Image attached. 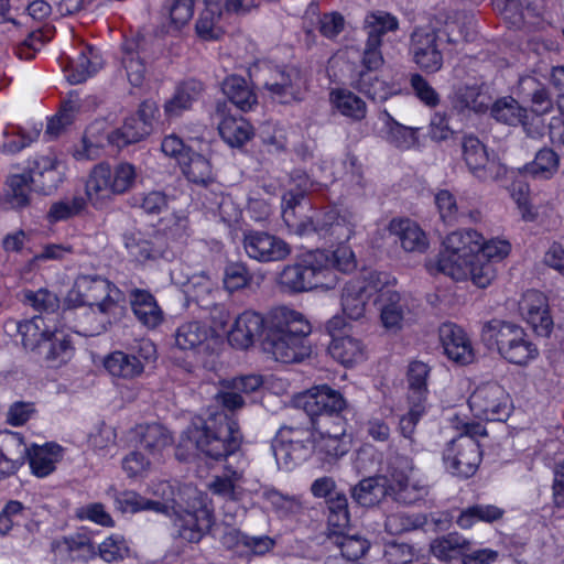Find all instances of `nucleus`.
<instances>
[{
  "label": "nucleus",
  "mask_w": 564,
  "mask_h": 564,
  "mask_svg": "<svg viewBox=\"0 0 564 564\" xmlns=\"http://www.w3.org/2000/svg\"><path fill=\"white\" fill-rule=\"evenodd\" d=\"M242 433L232 414L225 411L210 413L206 419L195 417L181 436L176 457L186 460L183 449H197L205 457L221 460L241 446Z\"/></svg>",
  "instance_id": "nucleus-1"
},
{
  "label": "nucleus",
  "mask_w": 564,
  "mask_h": 564,
  "mask_svg": "<svg viewBox=\"0 0 564 564\" xmlns=\"http://www.w3.org/2000/svg\"><path fill=\"white\" fill-rule=\"evenodd\" d=\"M311 330L303 313L288 306L274 307L265 317L262 350L280 362H300L308 355L304 340Z\"/></svg>",
  "instance_id": "nucleus-2"
},
{
  "label": "nucleus",
  "mask_w": 564,
  "mask_h": 564,
  "mask_svg": "<svg viewBox=\"0 0 564 564\" xmlns=\"http://www.w3.org/2000/svg\"><path fill=\"white\" fill-rule=\"evenodd\" d=\"M338 276L332 269L328 252L316 249L305 252L283 267L278 273L276 285L288 295H297L315 289L330 290L337 285Z\"/></svg>",
  "instance_id": "nucleus-3"
},
{
  "label": "nucleus",
  "mask_w": 564,
  "mask_h": 564,
  "mask_svg": "<svg viewBox=\"0 0 564 564\" xmlns=\"http://www.w3.org/2000/svg\"><path fill=\"white\" fill-rule=\"evenodd\" d=\"M469 41L456 22L446 23L444 30L430 26L416 28L411 34L410 51L415 64L426 73H436L443 66L444 44L458 45Z\"/></svg>",
  "instance_id": "nucleus-4"
},
{
  "label": "nucleus",
  "mask_w": 564,
  "mask_h": 564,
  "mask_svg": "<svg viewBox=\"0 0 564 564\" xmlns=\"http://www.w3.org/2000/svg\"><path fill=\"white\" fill-rule=\"evenodd\" d=\"M294 403L310 417L314 429L325 430V425H335V433L341 432L347 424L343 412L348 402L339 390L328 384H318L297 394Z\"/></svg>",
  "instance_id": "nucleus-5"
},
{
  "label": "nucleus",
  "mask_w": 564,
  "mask_h": 564,
  "mask_svg": "<svg viewBox=\"0 0 564 564\" xmlns=\"http://www.w3.org/2000/svg\"><path fill=\"white\" fill-rule=\"evenodd\" d=\"M484 436H488V433L481 423L464 424L463 432L448 442L443 451L445 469L458 478L471 477L481 462L482 452L478 437Z\"/></svg>",
  "instance_id": "nucleus-6"
},
{
  "label": "nucleus",
  "mask_w": 564,
  "mask_h": 564,
  "mask_svg": "<svg viewBox=\"0 0 564 564\" xmlns=\"http://www.w3.org/2000/svg\"><path fill=\"white\" fill-rule=\"evenodd\" d=\"M491 254L452 253L442 250L429 269H435L456 281L471 279L478 288L488 286L494 279V263Z\"/></svg>",
  "instance_id": "nucleus-7"
},
{
  "label": "nucleus",
  "mask_w": 564,
  "mask_h": 564,
  "mask_svg": "<svg viewBox=\"0 0 564 564\" xmlns=\"http://www.w3.org/2000/svg\"><path fill=\"white\" fill-rule=\"evenodd\" d=\"M120 290L100 275H79L67 294L72 306H97L102 314L111 313L119 302Z\"/></svg>",
  "instance_id": "nucleus-8"
},
{
  "label": "nucleus",
  "mask_w": 564,
  "mask_h": 564,
  "mask_svg": "<svg viewBox=\"0 0 564 564\" xmlns=\"http://www.w3.org/2000/svg\"><path fill=\"white\" fill-rule=\"evenodd\" d=\"M355 232V217L350 212L336 208L324 210L314 218L301 220L296 235L317 237L330 243H345Z\"/></svg>",
  "instance_id": "nucleus-9"
},
{
  "label": "nucleus",
  "mask_w": 564,
  "mask_h": 564,
  "mask_svg": "<svg viewBox=\"0 0 564 564\" xmlns=\"http://www.w3.org/2000/svg\"><path fill=\"white\" fill-rule=\"evenodd\" d=\"M263 88L273 101L281 105H295L305 99L307 78L296 66H281L272 72Z\"/></svg>",
  "instance_id": "nucleus-10"
},
{
  "label": "nucleus",
  "mask_w": 564,
  "mask_h": 564,
  "mask_svg": "<svg viewBox=\"0 0 564 564\" xmlns=\"http://www.w3.org/2000/svg\"><path fill=\"white\" fill-rule=\"evenodd\" d=\"M449 102L458 115H484L494 109L491 86L481 78L462 84L454 88Z\"/></svg>",
  "instance_id": "nucleus-11"
},
{
  "label": "nucleus",
  "mask_w": 564,
  "mask_h": 564,
  "mask_svg": "<svg viewBox=\"0 0 564 564\" xmlns=\"http://www.w3.org/2000/svg\"><path fill=\"white\" fill-rule=\"evenodd\" d=\"M499 354L509 362L525 365L538 356L536 347L528 340L524 330L514 324L503 322L496 334Z\"/></svg>",
  "instance_id": "nucleus-12"
},
{
  "label": "nucleus",
  "mask_w": 564,
  "mask_h": 564,
  "mask_svg": "<svg viewBox=\"0 0 564 564\" xmlns=\"http://www.w3.org/2000/svg\"><path fill=\"white\" fill-rule=\"evenodd\" d=\"M243 248L249 258L261 263L283 261L292 251L282 238L261 230L246 231Z\"/></svg>",
  "instance_id": "nucleus-13"
},
{
  "label": "nucleus",
  "mask_w": 564,
  "mask_h": 564,
  "mask_svg": "<svg viewBox=\"0 0 564 564\" xmlns=\"http://www.w3.org/2000/svg\"><path fill=\"white\" fill-rule=\"evenodd\" d=\"M523 318L539 336H547L553 327L546 296L536 290H528L519 302Z\"/></svg>",
  "instance_id": "nucleus-14"
},
{
  "label": "nucleus",
  "mask_w": 564,
  "mask_h": 564,
  "mask_svg": "<svg viewBox=\"0 0 564 564\" xmlns=\"http://www.w3.org/2000/svg\"><path fill=\"white\" fill-rule=\"evenodd\" d=\"M34 188L45 195L55 191L62 182L55 155H34L28 160L26 173Z\"/></svg>",
  "instance_id": "nucleus-15"
},
{
  "label": "nucleus",
  "mask_w": 564,
  "mask_h": 564,
  "mask_svg": "<svg viewBox=\"0 0 564 564\" xmlns=\"http://www.w3.org/2000/svg\"><path fill=\"white\" fill-rule=\"evenodd\" d=\"M213 523V510L206 505L194 511L177 513L174 520L177 535L189 543H198L210 531Z\"/></svg>",
  "instance_id": "nucleus-16"
},
{
  "label": "nucleus",
  "mask_w": 564,
  "mask_h": 564,
  "mask_svg": "<svg viewBox=\"0 0 564 564\" xmlns=\"http://www.w3.org/2000/svg\"><path fill=\"white\" fill-rule=\"evenodd\" d=\"M265 318L257 312L246 311L237 316L228 333V341L238 349L249 348L259 336L264 337Z\"/></svg>",
  "instance_id": "nucleus-17"
},
{
  "label": "nucleus",
  "mask_w": 564,
  "mask_h": 564,
  "mask_svg": "<svg viewBox=\"0 0 564 564\" xmlns=\"http://www.w3.org/2000/svg\"><path fill=\"white\" fill-rule=\"evenodd\" d=\"M438 335L448 359L459 365H467L473 361V348L462 327L454 323H444L438 329Z\"/></svg>",
  "instance_id": "nucleus-18"
},
{
  "label": "nucleus",
  "mask_w": 564,
  "mask_h": 564,
  "mask_svg": "<svg viewBox=\"0 0 564 564\" xmlns=\"http://www.w3.org/2000/svg\"><path fill=\"white\" fill-rule=\"evenodd\" d=\"M216 115L220 118L218 131L221 139L232 148H239L250 140L251 124L242 117L229 115L226 101L216 102Z\"/></svg>",
  "instance_id": "nucleus-19"
},
{
  "label": "nucleus",
  "mask_w": 564,
  "mask_h": 564,
  "mask_svg": "<svg viewBox=\"0 0 564 564\" xmlns=\"http://www.w3.org/2000/svg\"><path fill=\"white\" fill-rule=\"evenodd\" d=\"M129 303L133 315L144 327L154 329L162 324L164 319L163 311L149 290L131 289L129 291Z\"/></svg>",
  "instance_id": "nucleus-20"
},
{
  "label": "nucleus",
  "mask_w": 564,
  "mask_h": 564,
  "mask_svg": "<svg viewBox=\"0 0 564 564\" xmlns=\"http://www.w3.org/2000/svg\"><path fill=\"white\" fill-rule=\"evenodd\" d=\"M36 354L39 357L50 362L52 367H58L67 362L73 355L69 335H67L64 329L53 324L50 336H46L44 341H42Z\"/></svg>",
  "instance_id": "nucleus-21"
},
{
  "label": "nucleus",
  "mask_w": 564,
  "mask_h": 564,
  "mask_svg": "<svg viewBox=\"0 0 564 564\" xmlns=\"http://www.w3.org/2000/svg\"><path fill=\"white\" fill-rule=\"evenodd\" d=\"M377 302L383 327L391 332L400 330L409 312L408 300L399 292L392 291L378 295Z\"/></svg>",
  "instance_id": "nucleus-22"
},
{
  "label": "nucleus",
  "mask_w": 564,
  "mask_h": 564,
  "mask_svg": "<svg viewBox=\"0 0 564 564\" xmlns=\"http://www.w3.org/2000/svg\"><path fill=\"white\" fill-rule=\"evenodd\" d=\"M63 448L56 443H46L44 445H32L28 447L25 459L29 460L32 474L43 478L52 474L56 468V463L62 458Z\"/></svg>",
  "instance_id": "nucleus-23"
},
{
  "label": "nucleus",
  "mask_w": 564,
  "mask_h": 564,
  "mask_svg": "<svg viewBox=\"0 0 564 564\" xmlns=\"http://www.w3.org/2000/svg\"><path fill=\"white\" fill-rule=\"evenodd\" d=\"M350 86L372 101L382 102L397 94L394 85L380 79L376 73L358 70L351 75Z\"/></svg>",
  "instance_id": "nucleus-24"
},
{
  "label": "nucleus",
  "mask_w": 564,
  "mask_h": 564,
  "mask_svg": "<svg viewBox=\"0 0 564 564\" xmlns=\"http://www.w3.org/2000/svg\"><path fill=\"white\" fill-rule=\"evenodd\" d=\"M390 234L398 237L401 247L406 252H424L429 242L425 232L409 218L392 219L389 224Z\"/></svg>",
  "instance_id": "nucleus-25"
},
{
  "label": "nucleus",
  "mask_w": 564,
  "mask_h": 564,
  "mask_svg": "<svg viewBox=\"0 0 564 564\" xmlns=\"http://www.w3.org/2000/svg\"><path fill=\"white\" fill-rule=\"evenodd\" d=\"M221 90L228 101L239 110L247 112L258 105V96L246 78L238 75L226 77Z\"/></svg>",
  "instance_id": "nucleus-26"
},
{
  "label": "nucleus",
  "mask_w": 564,
  "mask_h": 564,
  "mask_svg": "<svg viewBox=\"0 0 564 564\" xmlns=\"http://www.w3.org/2000/svg\"><path fill=\"white\" fill-rule=\"evenodd\" d=\"M107 495L113 499L115 507L121 512L135 513L143 510L154 511L156 513H166L169 507L160 501L142 497L133 490L119 491L111 487Z\"/></svg>",
  "instance_id": "nucleus-27"
},
{
  "label": "nucleus",
  "mask_w": 564,
  "mask_h": 564,
  "mask_svg": "<svg viewBox=\"0 0 564 564\" xmlns=\"http://www.w3.org/2000/svg\"><path fill=\"white\" fill-rule=\"evenodd\" d=\"M204 90L202 82L188 79L182 83L175 90L174 95L165 101L164 113L167 118L180 117L185 110L191 109Z\"/></svg>",
  "instance_id": "nucleus-28"
},
{
  "label": "nucleus",
  "mask_w": 564,
  "mask_h": 564,
  "mask_svg": "<svg viewBox=\"0 0 564 564\" xmlns=\"http://www.w3.org/2000/svg\"><path fill=\"white\" fill-rule=\"evenodd\" d=\"M112 171L107 163L97 164L90 172L85 185L86 198L97 207L99 200L112 193Z\"/></svg>",
  "instance_id": "nucleus-29"
},
{
  "label": "nucleus",
  "mask_w": 564,
  "mask_h": 564,
  "mask_svg": "<svg viewBox=\"0 0 564 564\" xmlns=\"http://www.w3.org/2000/svg\"><path fill=\"white\" fill-rule=\"evenodd\" d=\"M54 318L44 316H34L31 319L20 322L18 332L22 338V345L25 349L36 352L42 341L50 336L53 328Z\"/></svg>",
  "instance_id": "nucleus-30"
},
{
  "label": "nucleus",
  "mask_w": 564,
  "mask_h": 564,
  "mask_svg": "<svg viewBox=\"0 0 564 564\" xmlns=\"http://www.w3.org/2000/svg\"><path fill=\"white\" fill-rule=\"evenodd\" d=\"M28 446L19 433H11L0 448V478L14 474L25 460Z\"/></svg>",
  "instance_id": "nucleus-31"
},
{
  "label": "nucleus",
  "mask_w": 564,
  "mask_h": 564,
  "mask_svg": "<svg viewBox=\"0 0 564 564\" xmlns=\"http://www.w3.org/2000/svg\"><path fill=\"white\" fill-rule=\"evenodd\" d=\"M443 250L452 253L490 254L484 248L482 237L476 230L453 231L443 241Z\"/></svg>",
  "instance_id": "nucleus-32"
},
{
  "label": "nucleus",
  "mask_w": 564,
  "mask_h": 564,
  "mask_svg": "<svg viewBox=\"0 0 564 564\" xmlns=\"http://www.w3.org/2000/svg\"><path fill=\"white\" fill-rule=\"evenodd\" d=\"M105 369L113 377L133 379L144 371V364L133 354L115 351L104 360Z\"/></svg>",
  "instance_id": "nucleus-33"
},
{
  "label": "nucleus",
  "mask_w": 564,
  "mask_h": 564,
  "mask_svg": "<svg viewBox=\"0 0 564 564\" xmlns=\"http://www.w3.org/2000/svg\"><path fill=\"white\" fill-rule=\"evenodd\" d=\"M271 446L279 468L288 471L306 462L315 451V445L296 443H272Z\"/></svg>",
  "instance_id": "nucleus-34"
},
{
  "label": "nucleus",
  "mask_w": 564,
  "mask_h": 564,
  "mask_svg": "<svg viewBox=\"0 0 564 564\" xmlns=\"http://www.w3.org/2000/svg\"><path fill=\"white\" fill-rule=\"evenodd\" d=\"M389 495L397 502L413 505L422 500L429 494V488L419 482H410L405 474H391V481L388 486Z\"/></svg>",
  "instance_id": "nucleus-35"
},
{
  "label": "nucleus",
  "mask_w": 564,
  "mask_h": 564,
  "mask_svg": "<svg viewBox=\"0 0 564 564\" xmlns=\"http://www.w3.org/2000/svg\"><path fill=\"white\" fill-rule=\"evenodd\" d=\"M463 155L469 171L478 178L485 180L488 176L487 164L489 155L484 143L474 135L464 137Z\"/></svg>",
  "instance_id": "nucleus-36"
},
{
  "label": "nucleus",
  "mask_w": 564,
  "mask_h": 564,
  "mask_svg": "<svg viewBox=\"0 0 564 564\" xmlns=\"http://www.w3.org/2000/svg\"><path fill=\"white\" fill-rule=\"evenodd\" d=\"M351 498L361 507H373L378 505L389 489L386 486V478L368 477L361 479L351 490Z\"/></svg>",
  "instance_id": "nucleus-37"
},
{
  "label": "nucleus",
  "mask_w": 564,
  "mask_h": 564,
  "mask_svg": "<svg viewBox=\"0 0 564 564\" xmlns=\"http://www.w3.org/2000/svg\"><path fill=\"white\" fill-rule=\"evenodd\" d=\"M139 436L138 447L155 456L172 443V437L167 430L159 423L139 425L137 427Z\"/></svg>",
  "instance_id": "nucleus-38"
},
{
  "label": "nucleus",
  "mask_w": 564,
  "mask_h": 564,
  "mask_svg": "<svg viewBox=\"0 0 564 564\" xmlns=\"http://www.w3.org/2000/svg\"><path fill=\"white\" fill-rule=\"evenodd\" d=\"M330 101L340 115L352 121H361L367 116L366 102L351 90L337 88L330 91Z\"/></svg>",
  "instance_id": "nucleus-39"
},
{
  "label": "nucleus",
  "mask_w": 564,
  "mask_h": 564,
  "mask_svg": "<svg viewBox=\"0 0 564 564\" xmlns=\"http://www.w3.org/2000/svg\"><path fill=\"white\" fill-rule=\"evenodd\" d=\"M328 354L333 359L348 367L364 359V345L351 336L334 337L328 345Z\"/></svg>",
  "instance_id": "nucleus-40"
},
{
  "label": "nucleus",
  "mask_w": 564,
  "mask_h": 564,
  "mask_svg": "<svg viewBox=\"0 0 564 564\" xmlns=\"http://www.w3.org/2000/svg\"><path fill=\"white\" fill-rule=\"evenodd\" d=\"M151 132L152 130L148 123H142L140 118L132 116L127 118L119 129L109 133L108 141L118 148H123L140 142Z\"/></svg>",
  "instance_id": "nucleus-41"
},
{
  "label": "nucleus",
  "mask_w": 564,
  "mask_h": 564,
  "mask_svg": "<svg viewBox=\"0 0 564 564\" xmlns=\"http://www.w3.org/2000/svg\"><path fill=\"white\" fill-rule=\"evenodd\" d=\"M431 368L427 364L413 360L408 366L406 380L409 386L410 402L425 403L429 393L427 379Z\"/></svg>",
  "instance_id": "nucleus-42"
},
{
  "label": "nucleus",
  "mask_w": 564,
  "mask_h": 564,
  "mask_svg": "<svg viewBox=\"0 0 564 564\" xmlns=\"http://www.w3.org/2000/svg\"><path fill=\"white\" fill-rule=\"evenodd\" d=\"M180 165L183 174L192 183L207 186L209 183L214 182L212 164L209 160L200 153L191 150Z\"/></svg>",
  "instance_id": "nucleus-43"
},
{
  "label": "nucleus",
  "mask_w": 564,
  "mask_h": 564,
  "mask_svg": "<svg viewBox=\"0 0 564 564\" xmlns=\"http://www.w3.org/2000/svg\"><path fill=\"white\" fill-rule=\"evenodd\" d=\"M122 240L129 257L138 263L154 261L162 256L161 249L141 234L124 232Z\"/></svg>",
  "instance_id": "nucleus-44"
},
{
  "label": "nucleus",
  "mask_w": 564,
  "mask_h": 564,
  "mask_svg": "<svg viewBox=\"0 0 564 564\" xmlns=\"http://www.w3.org/2000/svg\"><path fill=\"white\" fill-rule=\"evenodd\" d=\"M102 66L101 58L91 46L80 52L77 59L72 63L67 80L73 84H82L96 74Z\"/></svg>",
  "instance_id": "nucleus-45"
},
{
  "label": "nucleus",
  "mask_w": 564,
  "mask_h": 564,
  "mask_svg": "<svg viewBox=\"0 0 564 564\" xmlns=\"http://www.w3.org/2000/svg\"><path fill=\"white\" fill-rule=\"evenodd\" d=\"M95 545L85 534L64 536L52 542V550L59 556L72 560L95 554Z\"/></svg>",
  "instance_id": "nucleus-46"
},
{
  "label": "nucleus",
  "mask_w": 564,
  "mask_h": 564,
  "mask_svg": "<svg viewBox=\"0 0 564 564\" xmlns=\"http://www.w3.org/2000/svg\"><path fill=\"white\" fill-rule=\"evenodd\" d=\"M323 429H315L321 440L315 445V449L324 455V459L330 462L344 456L347 452L345 443L341 441V436L346 433V425L343 426V431L335 433V425H325Z\"/></svg>",
  "instance_id": "nucleus-47"
},
{
  "label": "nucleus",
  "mask_w": 564,
  "mask_h": 564,
  "mask_svg": "<svg viewBox=\"0 0 564 564\" xmlns=\"http://www.w3.org/2000/svg\"><path fill=\"white\" fill-rule=\"evenodd\" d=\"M425 413V405L420 402H411V408L408 413L403 414L399 421V432L402 440V447L410 453L417 452V443L414 438L416 425L423 414Z\"/></svg>",
  "instance_id": "nucleus-48"
},
{
  "label": "nucleus",
  "mask_w": 564,
  "mask_h": 564,
  "mask_svg": "<svg viewBox=\"0 0 564 564\" xmlns=\"http://www.w3.org/2000/svg\"><path fill=\"white\" fill-rule=\"evenodd\" d=\"M209 337V328L202 322L193 321L180 325L175 332V344L182 350H193Z\"/></svg>",
  "instance_id": "nucleus-49"
},
{
  "label": "nucleus",
  "mask_w": 564,
  "mask_h": 564,
  "mask_svg": "<svg viewBox=\"0 0 564 564\" xmlns=\"http://www.w3.org/2000/svg\"><path fill=\"white\" fill-rule=\"evenodd\" d=\"M369 301L366 291L358 282H347L341 291V307L350 319H359L364 316L366 304Z\"/></svg>",
  "instance_id": "nucleus-50"
},
{
  "label": "nucleus",
  "mask_w": 564,
  "mask_h": 564,
  "mask_svg": "<svg viewBox=\"0 0 564 564\" xmlns=\"http://www.w3.org/2000/svg\"><path fill=\"white\" fill-rule=\"evenodd\" d=\"M558 166L557 153L551 148H542L536 152L534 160L524 165L523 170L525 174L535 178L549 180L557 172Z\"/></svg>",
  "instance_id": "nucleus-51"
},
{
  "label": "nucleus",
  "mask_w": 564,
  "mask_h": 564,
  "mask_svg": "<svg viewBox=\"0 0 564 564\" xmlns=\"http://www.w3.org/2000/svg\"><path fill=\"white\" fill-rule=\"evenodd\" d=\"M121 64L126 69L129 83L133 87H140L145 78V64L134 41H127L122 45Z\"/></svg>",
  "instance_id": "nucleus-52"
},
{
  "label": "nucleus",
  "mask_w": 564,
  "mask_h": 564,
  "mask_svg": "<svg viewBox=\"0 0 564 564\" xmlns=\"http://www.w3.org/2000/svg\"><path fill=\"white\" fill-rule=\"evenodd\" d=\"M173 279L183 288L186 297L191 301H195L199 305H203L206 297L213 291V282L204 271L186 275L184 280L173 274Z\"/></svg>",
  "instance_id": "nucleus-53"
},
{
  "label": "nucleus",
  "mask_w": 564,
  "mask_h": 564,
  "mask_svg": "<svg viewBox=\"0 0 564 564\" xmlns=\"http://www.w3.org/2000/svg\"><path fill=\"white\" fill-rule=\"evenodd\" d=\"M328 514L327 523L334 534H343L350 523V514L348 511V500L345 494H336L326 500Z\"/></svg>",
  "instance_id": "nucleus-54"
},
{
  "label": "nucleus",
  "mask_w": 564,
  "mask_h": 564,
  "mask_svg": "<svg viewBox=\"0 0 564 564\" xmlns=\"http://www.w3.org/2000/svg\"><path fill=\"white\" fill-rule=\"evenodd\" d=\"M399 28L398 19L391 13L377 11L367 15L365 20V30L367 40H376L377 44L382 45L383 36L389 32H394Z\"/></svg>",
  "instance_id": "nucleus-55"
},
{
  "label": "nucleus",
  "mask_w": 564,
  "mask_h": 564,
  "mask_svg": "<svg viewBox=\"0 0 564 564\" xmlns=\"http://www.w3.org/2000/svg\"><path fill=\"white\" fill-rule=\"evenodd\" d=\"M241 478V473L234 470L229 475L216 476L208 488L214 495L227 501H238L242 496V488L239 485Z\"/></svg>",
  "instance_id": "nucleus-56"
},
{
  "label": "nucleus",
  "mask_w": 564,
  "mask_h": 564,
  "mask_svg": "<svg viewBox=\"0 0 564 564\" xmlns=\"http://www.w3.org/2000/svg\"><path fill=\"white\" fill-rule=\"evenodd\" d=\"M7 189L8 203L13 208H22L29 204L31 192V180L25 173L15 174L9 177Z\"/></svg>",
  "instance_id": "nucleus-57"
},
{
  "label": "nucleus",
  "mask_w": 564,
  "mask_h": 564,
  "mask_svg": "<svg viewBox=\"0 0 564 564\" xmlns=\"http://www.w3.org/2000/svg\"><path fill=\"white\" fill-rule=\"evenodd\" d=\"M86 206L87 198L82 195H75L72 198H65L52 204L47 217L52 223L66 220L78 216L85 210Z\"/></svg>",
  "instance_id": "nucleus-58"
},
{
  "label": "nucleus",
  "mask_w": 564,
  "mask_h": 564,
  "mask_svg": "<svg viewBox=\"0 0 564 564\" xmlns=\"http://www.w3.org/2000/svg\"><path fill=\"white\" fill-rule=\"evenodd\" d=\"M131 205L147 215H160L169 207V196L163 191L139 193L131 198Z\"/></svg>",
  "instance_id": "nucleus-59"
},
{
  "label": "nucleus",
  "mask_w": 564,
  "mask_h": 564,
  "mask_svg": "<svg viewBox=\"0 0 564 564\" xmlns=\"http://www.w3.org/2000/svg\"><path fill=\"white\" fill-rule=\"evenodd\" d=\"M355 282L359 283L370 299L376 293L381 295L383 292H392L390 286L395 285L397 279L387 272L372 270L365 272L361 279Z\"/></svg>",
  "instance_id": "nucleus-60"
},
{
  "label": "nucleus",
  "mask_w": 564,
  "mask_h": 564,
  "mask_svg": "<svg viewBox=\"0 0 564 564\" xmlns=\"http://www.w3.org/2000/svg\"><path fill=\"white\" fill-rule=\"evenodd\" d=\"M220 17L219 9L206 8L195 25L197 35L205 41L218 40L224 34L223 28L218 25Z\"/></svg>",
  "instance_id": "nucleus-61"
},
{
  "label": "nucleus",
  "mask_w": 564,
  "mask_h": 564,
  "mask_svg": "<svg viewBox=\"0 0 564 564\" xmlns=\"http://www.w3.org/2000/svg\"><path fill=\"white\" fill-rule=\"evenodd\" d=\"M527 110L512 97L496 100V121L508 126H518L525 117Z\"/></svg>",
  "instance_id": "nucleus-62"
},
{
  "label": "nucleus",
  "mask_w": 564,
  "mask_h": 564,
  "mask_svg": "<svg viewBox=\"0 0 564 564\" xmlns=\"http://www.w3.org/2000/svg\"><path fill=\"white\" fill-rule=\"evenodd\" d=\"M252 281L247 264L242 262H230L226 265L224 272V285L229 292H235L248 286Z\"/></svg>",
  "instance_id": "nucleus-63"
},
{
  "label": "nucleus",
  "mask_w": 564,
  "mask_h": 564,
  "mask_svg": "<svg viewBox=\"0 0 564 564\" xmlns=\"http://www.w3.org/2000/svg\"><path fill=\"white\" fill-rule=\"evenodd\" d=\"M410 85L415 97L426 107L436 108L441 104L440 94L421 74H412Z\"/></svg>",
  "instance_id": "nucleus-64"
}]
</instances>
